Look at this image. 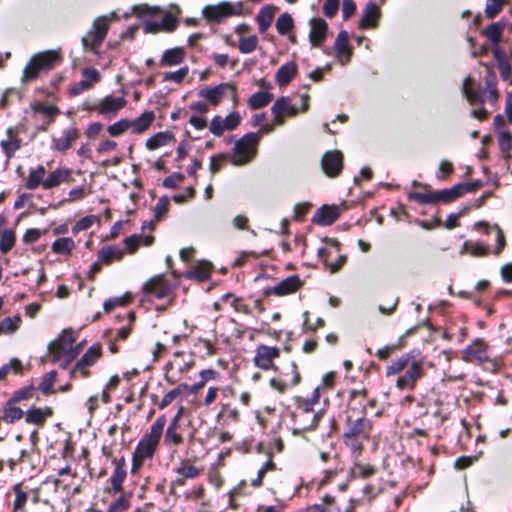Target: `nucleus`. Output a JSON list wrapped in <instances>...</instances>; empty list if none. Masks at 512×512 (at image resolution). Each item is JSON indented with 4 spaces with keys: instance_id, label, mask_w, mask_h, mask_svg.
<instances>
[{
    "instance_id": "1",
    "label": "nucleus",
    "mask_w": 512,
    "mask_h": 512,
    "mask_svg": "<svg viewBox=\"0 0 512 512\" xmlns=\"http://www.w3.org/2000/svg\"><path fill=\"white\" fill-rule=\"evenodd\" d=\"M368 390L352 389L349 392L348 401L345 410L339 415L343 423L342 441L345 447L349 449L352 456L358 458L365 447V442L370 441L373 423L365 416L363 411L354 405V402L361 398L367 399Z\"/></svg>"
},
{
    "instance_id": "2",
    "label": "nucleus",
    "mask_w": 512,
    "mask_h": 512,
    "mask_svg": "<svg viewBox=\"0 0 512 512\" xmlns=\"http://www.w3.org/2000/svg\"><path fill=\"white\" fill-rule=\"evenodd\" d=\"M166 422L167 420L164 414L158 416L150 426L149 431L146 432L138 441L132 453L130 472L133 476L139 474L146 460H152L154 458L159 447Z\"/></svg>"
},
{
    "instance_id": "3",
    "label": "nucleus",
    "mask_w": 512,
    "mask_h": 512,
    "mask_svg": "<svg viewBox=\"0 0 512 512\" xmlns=\"http://www.w3.org/2000/svg\"><path fill=\"white\" fill-rule=\"evenodd\" d=\"M413 358V351H410L408 353L401 355L399 358L392 361L391 364L386 367V377L399 374L405 368L408 367L405 374L398 377L396 381L397 388L401 390L414 389L417 381L424 376L425 371L423 362L420 360L413 361Z\"/></svg>"
},
{
    "instance_id": "4",
    "label": "nucleus",
    "mask_w": 512,
    "mask_h": 512,
    "mask_svg": "<svg viewBox=\"0 0 512 512\" xmlns=\"http://www.w3.org/2000/svg\"><path fill=\"white\" fill-rule=\"evenodd\" d=\"M322 418L320 412L315 411L314 406L302 396L293 397V410L290 413L292 432L300 435L306 431L315 430Z\"/></svg>"
},
{
    "instance_id": "5",
    "label": "nucleus",
    "mask_w": 512,
    "mask_h": 512,
    "mask_svg": "<svg viewBox=\"0 0 512 512\" xmlns=\"http://www.w3.org/2000/svg\"><path fill=\"white\" fill-rule=\"evenodd\" d=\"M461 359L466 363L487 364L493 370H497L501 364V357L493 353L488 342L480 337L462 351Z\"/></svg>"
},
{
    "instance_id": "6",
    "label": "nucleus",
    "mask_w": 512,
    "mask_h": 512,
    "mask_svg": "<svg viewBox=\"0 0 512 512\" xmlns=\"http://www.w3.org/2000/svg\"><path fill=\"white\" fill-rule=\"evenodd\" d=\"M63 56L60 50H45L34 54L23 70L22 81L35 80L42 71H48L61 64Z\"/></svg>"
},
{
    "instance_id": "7",
    "label": "nucleus",
    "mask_w": 512,
    "mask_h": 512,
    "mask_svg": "<svg viewBox=\"0 0 512 512\" xmlns=\"http://www.w3.org/2000/svg\"><path fill=\"white\" fill-rule=\"evenodd\" d=\"M260 139L261 136L254 132L243 135L235 142L229 161L234 166H243L251 162L257 155Z\"/></svg>"
},
{
    "instance_id": "8",
    "label": "nucleus",
    "mask_w": 512,
    "mask_h": 512,
    "mask_svg": "<svg viewBox=\"0 0 512 512\" xmlns=\"http://www.w3.org/2000/svg\"><path fill=\"white\" fill-rule=\"evenodd\" d=\"M462 196L463 195L458 183L451 188L429 193L412 191L408 193V200L415 201L418 204H437L439 202L448 204Z\"/></svg>"
},
{
    "instance_id": "9",
    "label": "nucleus",
    "mask_w": 512,
    "mask_h": 512,
    "mask_svg": "<svg viewBox=\"0 0 512 512\" xmlns=\"http://www.w3.org/2000/svg\"><path fill=\"white\" fill-rule=\"evenodd\" d=\"M230 93V98L233 102L234 107L238 105V93L237 86L235 83L225 82L213 88H204L199 91V96L204 98L209 104L218 106L222 98Z\"/></svg>"
},
{
    "instance_id": "10",
    "label": "nucleus",
    "mask_w": 512,
    "mask_h": 512,
    "mask_svg": "<svg viewBox=\"0 0 512 512\" xmlns=\"http://www.w3.org/2000/svg\"><path fill=\"white\" fill-rule=\"evenodd\" d=\"M142 291L148 298L164 299L173 293V286L163 274L149 278L142 286Z\"/></svg>"
},
{
    "instance_id": "11",
    "label": "nucleus",
    "mask_w": 512,
    "mask_h": 512,
    "mask_svg": "<svg viewBox=\"0 0 512 512\" xmlns=\"http://www.w3.org/2000/svg\"><path fill=\"white\" fill-rule=\"evenodd\" d=\"M109 30L108 21L105 18L96 19L92 29L82 37L85 49L95 50L101 46Z\"/></svg>"
},
{
    "instance_id": "12",
    "label": "nucleus",
    "mask_w": 512,
    "mask_h": 512,
    "mask_svg": "<svg viewBox=\"0 0 512 512\" xmlns=\"http://www.w3.org/2000/svg\"><path fill=\"white\" fill-rule=\"evenodd\" d=\"M279 356L280 349L278 347L260 344L256 347L253 363L257 368L264 371L276 370L274 360L279 358Z\"/></svg>"
},
{
    "instance_id": "13",
    "label": "nucleus",
    "mask_w": 512,
    "mask_h": 512,
    "mask_svg": "<svg viewBox=\"0 0 512 512\" xmlns=\"http://www.w3.org/2000/svg\"><path fill=\"white\" fill-rule=\"evenodd\" d=\"M344 167V155L340 150L326 151L321 159V168L329 178L338 177Z\"/></svg>"
},
{
    "instance_id": "14",
    "label": "nucleus",
    "mask_w": 512,
    "mask_h": 512,
    "mask_svg": "<svg viewBox=\"0 0 512 512\" xmlns=\"http://www.w3.org/2000/svg\"><path fill=\"white\" fill-rule=\"evenodd\" d=\"M240 123L241 116L239 112L233 111L225 118H222L220 115L214 116L210 122L209 130L214 136L221 137L225 131L235 130Z\"/></svg>"
},
{
    "instance_id": "15",
    "label": "nucleus",
    "mask_w": 512,
    "mask_h": 512,
    "mask_svg": "<svg viewBox=\"0 0 512 512\" xmlns=\"http://www.w3.org/2000/svg\"><path fill=\"white\" fill-rule=\"evenodd\" d=\"M83 79L74 83L68 90L70 97H75L93 87L94 84L101 81L100 72L93 67L83 68L81 71Z\"/></svg>"
},
{
    "instance_id": "16",
    "label": "nucleus",
    "mask_w": 512,
    "mask_h": 512,
    "mask_svg": "<svg viewBox=\"0 0 512 512\" xmlns=\"http://www.w3.org/2000/svg\"><path fill=\"white\" fill-rule=\"evenodd\" d=\"M303 281L299 277V275L294 274L290 275L287 278L283 279L275 286L271 288H267L264 291L266 296L276 295V296H286L297 292L302 286Z\"/></svg>"
},
{
    "instance_id": "17",
    "label": "nucleus",
    "mask_w": 512,
    "mask_h": 512,
    "mask_svg": "<svg viewBox=\"0 0 512 512\" xmlns=\"http://www.w3.org/2000/svg\"><path fill=\"white\" fill-rule=\"evenodd\" d=\"M283 376L284 378L273 377L270 379L271 388L281 394H284L289 387L299 385L302 379L298 365L295 361L291 362V377L289 378V373H284Z\"/></svg>"
},
{
    "instance_id": "18",
    "label": "nucleus",
    "mask_w": 512,
    "mask_h": 512,
    "mask_svg": "<svg viewBox=\"0 0 512 512\" xmlns=\"http://www.w3.org/2000/svg\"><path fill=\"white\" fill-rule=\"evenodd\" d=\"M341 215L340 208L337 205H322L317 209L311 221L321 226L332 225Z\"/></svg>"
},
{
    "instance_id": "19",
    "label": "nucleus",
    "mask_w": 512,
    "mask_h": 512,
    "mask_svg": "<svg viewBox=\"0 0 512 512\" xmlns=\"http://www.w3.org/2000/svg\"><path fill=\"white\" fill-rule=\"evenodd\" d=\"M112 463L115 467L109 482L111 484V490L114 493H119L123 490V482L127 477L126 459L124 456L113 458Z\"/></svg>"
},
{
    "instance_id": "20",
    "label": "nucleus",
    "mask_w": 512,
    "mask_h": 512,
    "mask_svg": "<svg viewBox=\"0 0 512 512\" xmlns=\"http://www.w3.org/2000/svg\"><path fill=\"white\" fill-rule=\"evenodd\" d=\"M53 415L54 410L52 407L46 406L41 408L33 405L26 410L24 419L27 424L43 427L46 424L48 418L52 417Z\"/></svg>"
},
{
    "instance_id": "21",
    "label": "nucleus",
    "mask_w": 512,
    "mask_h": 512,
    "mask_svg": "<svg viewBox=\"0 0 512 512\" xmlns=\"http://www.w3.org/2000/svg\"><path fill=\"white\" fill-rule=\"evenodd\" d=\"M309 40L313 47H319L325 41L328 32V24L322 18H311L309 21Z\"/></svg>"
},
{
    "instance_id": "22",
    "label": "nucleus",
    "mask_w": 512,
    "mask_h": 512,
    "mask_svg": "<svg viewBox=\"0 0 512 512\" xmlns=\"http://www.w3.org/2000/svg\"><path fill=\"white\" fill-rule=\"evenodd\" d=\"M75 179L72 176L71 169L67 167H59L54 171L50 172L49 175L45 178V182L43 183V188L46 190L53 189L59 186L61 183H73Z\"/></svg>"
},
{
    "instance_id": "23",
    "label": "nucleus",
    "mask_w": 512,
    "mask_h": 512,
    "mask_svg": "<svg viewBox=\"0 0 512 512\" xmlns=\"http://www.w3.org/2000/svg\"><path fill=\"white\" fill-rule=\"evenodd\" d=\"M80 135L81 133L76 127L65 129L62 131L61 137L52 139V148L58 152L65 153L79 139Z\"/></svg>"
},
{
    "instance_id": "24",
    "label": "nucleus",
    "mask_w": 512,
    "mask_h": 512,
    "mask_svg": "<svg viewBox=\"0 0 512 512\" xmlns=\"http://www.w3.org/2000/svg\"><path fill=\"white\" fill-rule=\"evenodd\" d=\"M75 342V337L73 335V332L71 330H63L62 335L60 336L58 342L51 343L49 345V348L52 350V352L60 357L61 355L66 354L68 351H71V358H74L78 351L73 350L72 344Z\"/></svg>"
},
{
    "instance_id": "25",
    "label": "nucleus",
    "mask_w": 512,
    "mask_h": 512,
    "mask_svg": "<svg viewBox=\"0 0 512 512\" xmlns=\"http://www.w3.org/2000/svg\"><path fill=\"white\" fill-rule=\"evenodd\" d=\"M25 412L26 410L9 398L2 406L0 423L5 422L6 424H14L22 418H25Z\"/></svg>"
},
{
    "instance_id": "26",
    "label": "nucleus",
    "mask_w": 512,
    "mask_h": 512,
    "mask_svg": "<svg viewBox=\"0 0 512 512\" xmlns=\"http://www.w3.org/2000/svg\"><path fill=\"white\" fill-rule=\"evenodd\" d=\"M381 17L380 8L372 1L368 2L359 21V28H376Z\"/></svg>"
},
{
    "instance_id": "27",
    "label": "nucleus",
    "mask_w": 512,
    "mask_h": 512,
    "mask_svg": "<svg viewBox=\"0 0 512 512\" xmlns=\"http://www.w3.org/2000/svg\"><path fill=\"white\" fill-rule=\"evenodd\" d=\"M163 434L164 444L169 448H178L184 443L181 425L180 423H177L176 420L170 421L165 432L163 431Z\"/></svg>"
},
{
    "instance_id": "28",
    "label": "nucleus",
    "mask_w": 512,
    "mask_h": 512,
    "mask_svg": "<svg viewBox=\"0 0 512 512\" xmlns=\"http://www.w3.org/2000/svg\"><path fill=\"white\" fill-rule=\"evenodd\" d=\"M202 14L208 22L220 23L229 16L228 2H221L217 5H207L203 8Z\"/></svg>"
},
{
    "instance_id": "29",
    "label": "nucleus",
    "mask_w": 512,
    "mask_h": 512,
    "mask_svg": "<svg viewBox=\"0 0 512 512\" xmlns=\"http://www.w3.org/2000/svg\"><path fill=\"white\" fill-rule=\"evenodd\" d=\"M127 101L124 97L106 96L99 105H94L95 111L99 114L116 113L124 108Z\"/></svg>"
},
{
    "instance_id": "30",
    "label": "nucleus",
    "mask_w": 512,
    "mask_h": 512,
    "mask_svg": "<svg viewBox=\"0 0 512 512\" xmlns=\"http://www.w3.org/2000/svg\"><path fill=\"white\" fill-rule=\"evenodd\" d=\"M298 73L296 62L290 61L282 65L276 72L275 81L280 87H285L291 83Z\"/></svg>"
},
{
    "instance_id": "31",
    "label": "nucleus",
    "mask_w": 512,
    "mask_h": 512,
    "mask_svg": "<svg viewBox=\"0 0 512 512\" xmlns=\"http://www.w3.org/2000/svg\"><path fill=\"white\" fill-rule=\"evenodd\" d=\"M123 255L124 251L117 245L103 246L97 253L98 260L105 265H110L113 261H120Z\"/></svg>"
},
{
    "instance_id": "32",
    "label": "nucleus",
    "mask_w": 512,
    "mask_h": 512,
    "mask_svg": "<svg viewBox=\"0 0 512 512\" xmlns=\"http://www.w3.org/2000/svg\"><path fill=\"white\" fill-rule=\"evenodd\" d=\"M277 7L273 6V5H265L264 7H262L257 16H256V21L258 23V28H259V32L260 33H265L268 28L271 26V24L273 23V20H274V17H275V12L277 11Z\"/></svg>"
},
{
    "instance_id": "33",
    "label": "nucleus",
    "mask_w": 512,
    "mask_h": 512,
    "mask_svg": "<svg viewBox=\"0 0 512 512\" xmlns=\"http://www.w3.org/2000/svg\"><path fill=\"white\" fill-rule=\"evenodd\" d=\"M155 120L153 111H145L138 118L130 120L131 132L134 134H141L148 130Z\"/></svg>"
},
{
    "instance_id": "34",
    "label": "nucleus",
    "mask_w": 512,
    "mask_h": 512,
    "mask_svg": "<svg viewBox=\"0 0 512 512\" xmlns=\"http://www.w3.org/2000/svg\"><path fill=\"white\" fill-rule=\"evenodd\" d=\"M13 491L15 494V499L13 501L12 510L13 512H24L26 511L25 505L28 501L31 502L32 492L31 490L29 493L25 492L22 489L21 484H15L13 486ZM34 491H39L38 489H34Z\"/></svg>"
},
{
    "instance_id": "35",
    "label": "nucleus",
    "mask_w": 512,
    "mask_h": 512,
    "mask_svg": "<svg viewBox=\"0 0 512 512\" xmlns=\"http://www.w3.org/2000/svg\"><path fill=\"white\" fill-rule=\"evenodd\" d=\"M185 59V51L181 47H175L164 51L161 59V66H175L181 64Z\"/></svg>"
},
{
    "instance_id": "36",
    "label": "nucleus",
    "mask_w": 512,
    "mask_h": 512,
    "mask_svg": "<svg viewBox=\"0 0 512 512\" xmlns=\"http://www.w3.org/2000/svg\"><path fill=\"white\" fill-rule=\"evenodd\" d=\"M211 273V263L207 261H200L188 272L187 277L199 282H204L211 278Z\"/></svg>"
},
{
    "instance_id": "37",
    "label": "nucleus",
    "mask_w": 512,
    "mask_h": 512,
    "mask_svg": "<svg viewBox=\"0 0 512 512\" xmlns=\"http://www.w3.org/2000/svg\"><path fill=\"white\" fill-rule=\"evenodd\" d=\"M506 28V21L500 20L495 23L490 24L487 26L483 31L482 34L489 39L493 45L499 44V42L502 39V34L504 29Z\"/></svg>"
},
{
    "instance_id": "38",
    "label": "nucleus",
    "mask_w": 512,
    "mask_h": 512,
    "mask_svg": "<svg viewBox=\"0 0 512 512\" xmlns=\"http://www.w3.org/2000/svg\"><path fill=\"white\" fill-rule=\"evenodd\" d=\"M334 48L338 56L347 57L349 61L353 52L349 46V35L345 30H341L335 40Z\"/></svg>"
},
{
    "instance_id": "39",
    "label": "nucleus",
    "mask_w": 512,
    "mask_h": 512,
    "mask_svg": "<svg viewBox=\"0 0 512 512\" xmlns=\"http://www.w3.org/2000/svg\"><path fill=\"white\" fill-rule=\"evenodd\" d=\"M46 169L43 165H38L37 168L31 169L25 183V187L28 190H35L40 185L43 187L45 182Z\"/></svg>"
},
{
    "instance_id": "40",
    "label": "nucleus",
    "mask_w": 512,
    "mask_h": 512,
    "mask_svg": "<svg viewBox=\"0 0 512 512\" xmlns=\"http://www.w3.org/2000/svg\"><path fill=\"white\" fill-rule=\"evenodd\" d=\"M473 80L471 77H467L463 83V93L467 99V101L471 104H483L485 102V98L483 94L485 91H476L472 89Z\"/></svg>"
},
{
    "instance_id": "41",
    "label": "nucleus",
    "mask_w": 512,
    "mask_h": 512,
    "mask_svg": "<svg viewBox=\"0 0 512 512\" xmlns=\"http://www.w3.org/2000/svg\"><path fill=\"white\" fill-rule=\"evenodd\" d=\"M24 512H56L54 506L47 500L40 498V491H33L31 505Z\"/></svg>"
},
{
    "instance_id": "42",
    "label": "nucleus",
    "mask_w": 512,
    "mask_h": 512,
    "mask_svg": "<svg viewBox=\"0 0 512 512\" xmlns=\"http://www.w3.org/2000/svg\"><path fill=\"white\" fill-rule=\"evenodd\" d=\"M405 346L406 341L404 340V336H400L396 343L388 344L382 348H379L376 351L375 356L381 361H386L391 357V355H393L397 351H400Z\"/></svg>"
},
{
    "instance_id": "43",
    "label": "nucleus",
    "mask_w": 512,
    "mask_h": 512,
    "mask_svg": "<svg viewBox=\"0 0 512 512\" xmlns=\"http://www.w3.org/2000/svg\"><path fill=\"white\" fill-rule=\"evenodd\" d=\"M34 113H41L47 117V125H51L55 118L61 114V110L56 105H45L37 102L31 106Z\"/></svg>"
},
{
    "instance_id": "44",
    "label": "nucleus",
    "mask_w": 512,
    "mask_h": 512,
    "mask_svg": "<svg viewBox=\"0 0 512 512\" xmlns=\"http://www.w3.org/2000/svg\"><path fill=\"white\" fill-rule=\"evenodd\" d=\"M57 379V371L52 370L46 373L43 377L39 385L36 387L44 395H52L56 394L57 390L54 389V384Z\"/></svg>"
},
{
    "instance_id": "45",
    "label": "nucleus",
    "mask_w": 512,
    "mask_h": 512,
    "mask_svg": "<svg viewBox=\"0 0 512 512\" xmlns=\"http://www.w3.org/2000/svg\"><path fill=\"white\" fill-rule=\"evenodd\" d=\"M273 100V94L266 91H258L252 94L248 100L250 109L257 110L267 106Z\"/></svg>"
},
{
    "instance_id": "46",
    "label": "nucleus",
    "mask_w": 512,
    "mask_h": 512,
    "mask_svg": "<svg viewBox=\"0 0 512 512\" xmlns=\"http://www.w3.org/2000/svg\"><path fill=\"white\" fill-rule=\"evenodd\" d=\"M174 139V135L169 132H158L146 140V148L148 150H155L161 146L166 145L169 141Z\"/></svg>"
},
{
    "instance_id": "47",
    "label": "nucleus",
    "mask_w": 512,
    "mask_h": 512,
    "mask_svg": "<svg viewBox=\"0 0 512 512\" xmlns=\"http://www.w3.org/2000/svg\"><path fill=\"white\" fill-rule=\"evenodd\" d=\"M37 388L34 384H29L27 386L21 387L15 390L10 399H12L15 403L21 404L24 401H29L35 397Z\"/></svg>"
},
{
    "instance_id": "48",
    "label": "nucleus",
    "mask_w": 512,
    "mask_h": 512,
    "mask_svg": "<svg viewBox=\"0 0 512 512\" xmlns=\"http://www.w3.org/2000/svg\"><path fill=\"white\" fill-rule=\"evenodd\" d=\"M102 356V347L99 343L93 344L79 359V366L94 365Z\"/></svg>"
},
{
    "instance_id": "49",
    "label": "nucleus",
    "mask_w": 512,
    "mask_h": 512,
    "mask_svg": "<svg viewBox=\"0 0 512 512\" xmlns=\"http://www.w3.org/2000/svg\"><path fill=\"white\" fill-rule=\"evenodd\" d=\"M377 468L371 464H363L360 462L354 463L351 469V474L354 478L367 479L375 475Z\"/></svg>"
},
{
    "instance_id": "50",
    "label": "nucleus",
    "mask_w": 512,
    "mask_h": 512,
    "mask_svg": "<svg viewBox=\"0 0 512 512\" xmlns=\"http://www.w3.org/2000/svg\"><path fill=\"white\" fill-rule=\"evenodd\" d=\"M75 248V243L72 238L63 237L56 239L52 244V251L56 254L68 255Z\"/></svg>"
},
{
    "instance_id": "51",
    "label": "nucleus",
    "mask_w": 512,
    "mask_h": 512,
    "mask_svg": "<svg viewBox=\"0 0 512 512\" xmlns=\"http://www.w3.org/2000/svg\"><path fill=\"white\" fill-rule=\"evenodd\" d=\"M229 298H232L231 306L234 311L237 313H243L245 315H251L252 309L248 304L245 303L242 297H237L233 293H226L221 297L222 301H227Z\"/></svg>"
},
{
    "instance_id": "52",
    "label": "nucleus",
    "mask_w": 512,
    "mask_h": 512,
    "mask_svg": "<svg viewBox=\"0 0 512 512\" xmlns=\"http://www.w3.org/2000/svg\"><path fill=\"white\" fill-rule=\"evenodd\" d=\"M189 389V385L186 384V383H181L179 384L177 387H175L174 389H172L171 391H169L168 393H166L164 395V397L162 398V400L158 403V407L159 409H164L166 408L169 404H171L177 397H179L180 395H182L183 393L186 392V390Z\"/></svg>"
},
{
    "instance_id": "53",
    "label": "nucleus",
    "mask_w": 512,
    "mask_h": 512,
    "mask_svg": "<svg viewBox=\"0 0 512 512\" xmlns=\"http://www.w3.org/2000/svg\"><path fill=\"white\" fill-rule=\"evenodd\" d=\"M16 243V233L12 229H5L0 236V252L6 254L13 249Z\"/></svg>"
},
{
    "instance_id": "54",
    "label": "nucleus",
    "mask_w": 512,
    "mask_h": 512,
    "mask_svg": "<svg viewBox=\"0 0 512 512\" xmlns=\"http://www.w3.org/2000/svg\"><path fill=\"white\" fill-rule=\"evenodd\" d=\"M294 28V20L292 16L285 12L279 15L276 20V29L280 35H288Z\"/></svg>"
},
{
    "instance_id": "55",
    "label": "nucleus",
    "mask_w": 512,
    "mask_h": 512,
    "mask_svg": "<svg viewBox=\"0 0 512 512\" xmlns=\"http://www.w3.org/2000/svg\"><path fill=\"white\" fill-rule=\"evenodd\" d=\"M130 493L120 494L110 505L107 512H125L130 507Z\"/></svg>"
},
{
    "instance_id": "56",
    "label": "nucleus",
    "mask_w": 512,
    "mask_h": 512,
    "mask_svg": "<svg viewBox=\"0 0 512 512\" xmlns=\"http://www.w3.org/2000/svg\"><path fill=\"white\" fill-rule=\"evenodd\" d=\"M175 472L177 475L183 476L185 479H194L200 475L201 469L189 464L188 461L183 460L181 461L180 466L175 469Z\"/></svg>"
},
{
    "instance_id": "57",
    "label": "nucleus",
    "mask_w": 512,
    "mask_h": 512,
    "mask_svg": "<svg viewBox=\"0 0 512 512\" xmlns=\"http://www.w3.org/2000/svg\"><path fill=\"white\" fill-rule=\"evenodd\" d=\"M131 301H132L131 295L125 294L124 296H121V297L107 299L103 304V308L106 313H109L118 306L128 305Z\"/></svg>"
},
{
    "instance_id": "58",
    "label": "nucleus",
    "mask_w": 512,
    "mask_h": 512,
    "mask_svg": "<svg viewBox=\"0 0 512 512\" xmlns=\"http://www.w3.org/2000/svg\"><path fill=\"white\" fill-rule=\"evenodd\" d=\"M130 128H131L130 119L123 118V119H120L119 121L113 123L112 125H110L107 128V131L110 136L118 137V136L124 134L126 131L130 130Z\"/></svg>"
},
{
    "instance_id": "59",
    "label": "nucleus",
    "mask_w": 512,
    "mask_h": 512,
    "mask_svg": "<svg viewBox=\"0 0 512 512\" xmlns=\"http://www.w3.org/2000/svg\"><path fill=\"white\" fill-rule=\"evenodd\" d=\"M169 201L170 200L166 195L159 198L156 206L154 207V217L156 222H160L166 217V214L169 211Z\"/></svg>"
},
{
    "instance_id": "60",
    "label": "nucleus",
    "mask_w": 512,
    "mask_h": 512,
    "mask_svg": "<svg viewBox=\"0 0 512 512\" xmlns=\"http://www.w3.org/2000/svg\"><path fill=\"white\" fill-rule=\"evenodd\" d=\"M258 37L256 35L241 37L239 40V51L243 54H249L256 50Z\"/></svg>"
},
{
    "instance_id": "61",
    "label": "nucleus",
    "mask_w": 512,
    "mask_h": 512,
    "mask_svg": "<svg viewBox=\"0 0 512 512\" xmlns=\"http://www.w3.org/2000/svg\"><path fill=\"white\" fill-rule=\"evenodd\" d=\"M506 0H487L485 7L486 17L495 18L503 9Z\"/></svg>"
},
{
    "instance_id": "62",
    "label": "nucleus",
    "mask_w": 512,
    "mask_h": 512,
    "mask_svg": "<svg viewBox=\"0 0 512 512\" xmlns=\"http://www.w3.org/2000/svg\"><path fill=\"white\" fill-rule=\"evenodd\" d=\"M133 12L140 18L154 17L161 13V9L156 6L151 7L147 4H139L133 7Z\"/></svg>"
},
{
    "instance_id": "63",
    "label": "nucleus",
    "mask_w": 512,
    "mask_h": 512,
    "mask_svg": "<svg viewBox=\"0 0 512 512\" xmlns=\"http://www.w3.org/2000/svg\"><path fill=\"white\" fill-rule=\"evenodd\" d=\"M499 148L502 153H508L512 150V133L504 129L499 132L498 136Z\"/></svg>"
},
{
    "instance_id": "64",
    "label": "nucleus",
    "mask_w": 512,
    "mask_h": 512,
    "mask_svg": "<svg viewBox=\"0 0 512 512\" xmlns=\"http://www.w3.org/2000/svg\"><path fill=\"white\" fill-rule=\"evenodd\" d=\"M159 23L162 32H173L178 26V19L170 12H167Z\"/></svg>"
}]
</instances>
